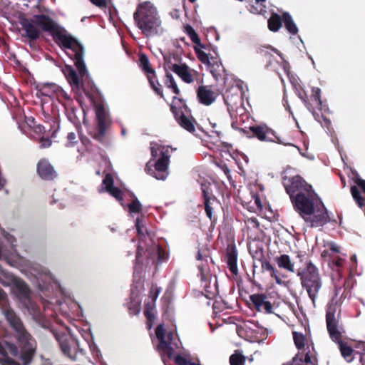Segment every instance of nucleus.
<instances>
[{
  "label": "nucleus",
  "instance_id": "1",
  "mask_svg": "<svg viewBox=\"0 0 365 365\" xmlns=\"http://www.w3.org/2000/svg\"><path fill=\"white\" fill-rule=\"evenodd\" d=\"M21 24L26 36L30 40L37 39L41 31L48 32L65 53L74 61L78 73L71 66H66L63 73L72 89L79 91L82 86L81 81L90 78L83 61V46L46 15H35L31 19H23Z\"/></svg>",
  "mask_w": 365,
  "mask_h": 365
},
{
  "label": "nucleus",
  "instance_id": "2",
  "mask_svg": "<svg viewBox=\"0 0 365 365\" xmlns=\"http://www.w3.org/2000/svg\"><path fill=\"white\" fill-rule=\"evenodd\" d=\"M135 227L139 236V244L134 265V274H140L143 267L158 264L167 259V254L158 245L153 242L145 226L144 217H138Z\"/></svg>",
  "mask_w": 365,
  "mask_h": 365
},
{
  "label": "nucleus",
  "instance_id": "3",
  "mask_svg": "<svg viewBox=\"0 0 365 365\" xmlns=\"http://www.w3.org/2000/svg\"><path fill=\"white\" fill-rule=\"evenodd\" d=\"M0 308L7 322L16 331V336L21 348L20 358L24 365H28L33 359L36 342L26 331L20 319L8 307L6 294L0 288Z\"/></svg>",
  "mask_w": 365,
  "mask_h": 365
},
{
  "label": "nucleus",
  "instance_id": "4",
  "mask_svg": "<svg viewBox=\"0 0 365 365\" xmlns=\"http://www.w3.org/2000/svg\"><path fill=\"white\" fill-rule=\"evenodd\" d=\"M133 19L138 28L146 37L160 36L164 32L158 11L150 1L140 4Z\"/></svg>",
  "mask_w": 365,
  "mask_h": 365
},
{
  "label": "nucleus",
  "instance_id": "5",
  "mask_svg": "<svg viewBox=\"0 0 365 365\" xmlns=\"http://www.w3.org/2000/svg\"><path fill=\"white\" fill-rule=\"evenodd\" d=\"M152 158L145 167L146 172L157 180H164L168 176L171 149L158 143H150Z\"/></svg>",
  "mask_w": 365,
  "mask_h": 365
},
{
  "label": "nucleus",
  "instance_id": "6",
  "mask_svg": "<svg viewBox=\"0 0 365 365\" xmlns=\"http://www.w3.org/2000/svg\"><path fill=\"white\" fill-rule=\"evenodd\" d=\"M0 283L4 286H11L12 292L23 305L34 317H38L39 309L36 307L31 299V292L28 285L21 279L16 277L0 267Z\"/></svg>",
  "mask_w": 365,
  "mask_h": 365
},
{
  "label": "nucleus",
  "instance_id": "7",
  "mask_svg": "<svg viewBox=\"0 0 365 365\" xmlns=\"http://www.w3.org/2000/svg\"><path fill=\"white\" fill-rule=\"evenodd\" d=\"M297 276L299 277L302 288L314 304L322 287V278L319 269L311 259L307 258L304 267L298 269Z\"/></svg>",
  "mask_w": 365,
  "mask_h": 365
},
{
  "label": "nucleus",
  "instance_id": "8",
  "mask_svg": "<svg viewBox=\"0 0 365 365\" xmlns=\"http://www.w3.org/2000/svg\"><path fill=\"white\" fill-rule=\"evenodd\" d=\"M29 272L34 277V284L42 292H50L60 287L58 282L46 267L38 264H31Z\"/></svg>",
  "mask_w": 365,
  "mask_h": 365
},
{
  "label": "nucleus",
  "instance_id": "9",
  "mask_svg": "<svg viewBox=\"0 0 365 365\" xmlns=\"http://www.w3.org/2000/svg\"><path fill=\"white\" fill-rule=\"evenodd\" d=\"M204 259L202 253L199 251L197 253V259L201 261L198 264L200 276L201 279V286L204 292L203 294L207 299H211L215 297L217 292V279L215 276H212L210 272V266L207 264V257Z\"/></svg>",
  "mask_w": 365,
  "mask_h": 365
},
{
  "label": "nucleus",
  "instance_id": "10",
  "mask_svg": "<svg viewBox=\"0 0 365 365\" xmlns=\"http://www.w3.org/2000/svg\"><path fill=\"white\" fill-rule=\"evenodd\" d=\"M155 334L160 341L158 350L162 354H166L168 358H172L181 345L178 335L170 331L165 332L163 324H159L157 327Z\"/></svg>",
  "mask_w": 365,
  "mask_h": 365
},
{
  "label": "nucleus",
  "instance_id": "11",
  "mask_svg": "<svg viewBox=\"0 0 365 365\" xmlns=\"http://www.w3.org/2000/svg\"><path fill=\"white\" fill-rule=\"evenodd\" d=\"M318 201L319 202L321 200L314 190L291 200L294 210L302 218H305L314 212L315 206L319 204Z\"/></svg>",
  "mask_w": 365,
  "mask_h": 365
},
{
  "label": "nucleus",
  "instance_id": "12",
  "mask_svg": "<svg viewBox=\"0 0 365 365\" xmlns=\"http://www.w3.org/2000/svg\"><path fill=\"white\" fill-rule=\"evenodd\" d=\"M283 185L286 192L289 195L290 200L303 195L312 190V186L308 184L301 176L295 175L292 178H284Z\"/></svg>",
  "mask_w": 365,
  "mask_h": 365
},
{
  "label": "nucleus",
  "instance_id": "13",
  "mask_svg": "<svg viewBox=\"0 0 365 365\" xmlns=\"http://www.w3.org/2000/svg\"><path fill=\"white\" fill-rule=\"evenodd\" d=\"M171 110L176 121L182 128L190 133L195 131V121L190 117L187 108L181 99L173 97Z\"/></svg>",
  "mask_w": 365,
  "mask_h": 365
},
{
  "label": "nucleus",
  "instance_id": "14",
  "mask_svg": "<svg viewBox=\"0 0 365 365\" xmlns=\"http://www.w3.org/2000/svg\"><path fill=\"white\" fill-rule=\"evenodd\" d=\"M96 120V133L93 138L102 142L106 135V130L110 125L111 120L108 109L102 103L95 105Z\"/></svg>",
  "mask_w": 365,
  "mask_h": 365
},
{
  "label": "nucleus",
  "instance_id": "15",
  "mask_svg": "<svg viewBox=\"0 0 365 365\" xmlns=\"http://www.w3.org/2000/svg\"><path fill=\"white\" fill-rule=\"evenodd\" d=\"M236 334L247 340H262L267 336V331L252 322L240 320Z\"/></svg>",
  "mask_w": 365,
  "mask_h": 365
},
{
  "label": "nucleus",
  "instance_id": "16",
  "mask_svg": "<svg viewBox=\"0 0 365 365\" xmlns=\"http://www.w3.org/2000/svg\"><path fill=\"white\" fill-rule=\"evenodd\" d=\"M335 313V307L331 306L328 307L326 313V323L330 339L338 344L344 341L342 334L344 331L343 327L339 326V320L336 319Z\"/></svg>",
  "mask_w": 365,
  "mask_h": 365
},
{
  "label": "nucleus",
  "instance_id": "17",
  "mask_svg": "<svg viewBox=\"0 0 365 365\" xmlns=\"http://www.w3.org/2000/svg\"><path fill=\"white\" fill-rule=\"evenodd\" d=\"M230 116L232 118V128L248 134L250 126L247 125V123L250 121V118L242 106H230Z\"/></svg>",
  "mask_w": 365,
  "mask_h": 365
},
{
  "label": "nucleus",
  "instance_id": "18",
  "mask_svg": "<svg viewBox=\"0 0 365 365\" xmlns=\"http://www.w3.org/2000/svg\"><path fill=\"white\" fill-rule=\"evenodd\" d=\"M304 104L316 119L319 116L318 111L322 114L328 110L327 105L321 99V89L318 87L312 88V93L307 96Z\"/></svg>",
  "mask_w": 365,
  "mask_h": 365
},
{
  "label": "nucleus",
  "instance_id": "19",
  "mask_svg": "<svg viewBox=\"0 0 365 365\" xmlns=\"http://www.w3.org/2000/svg\"><path fill=\"white\" fill-rule=\"evenodd\" d=\"M302 219L311 227H322L331 220L328 211L322 201L315 206L314 212L312 215Z\"/></svg>",
  "mask_w": 365,
  "mask_h": 365
},
{
  "label": "nucleus",
  "instance_id": "20",
  "mask_svg": "<svg viewBox=\"0 0 365 365\" xmlns=\"http://www.w3.org/2000/svg\"><path fill=\"white\" fill-rule=\"evenodd\" d=\"M3 237L9 245L5 246L0 243V259L5 260L8 264H12L13 259L18 256L16 249V240L13 235L5 232H3Z\"/></svg>",
  "mask_w": 365,
  "mask_h": 365
},
{
  "label": "nucleus",
  "instance_id": "21",
  "mask_svg": "<svg viewBox=\"0 0 365 365\" xmlns=\"http://www.w3.org/2000/svg\"><path fill=\"white\" fill-rule=\"evenodd\" d=\"M56 339L59 342L62 352L70 359L75 360L78 354L83 353V349L74 338L68 339L66 336H61L56 337Z\"/></svg>",
  "mask_w": 365,
  "mask_h": 365
},
{
  "label": "nucleus",
  "instance_id": "22",
  "mask_svg": "<svg viewBox=\"0 0 365 365\" xmlns=\"http://www.w3.org/2000/svg\"><path fill=\"white\" fill-rule=\"evenodd\" d=\"M247 88L244 82L239 79H232L230 82V95H231V101H230V106H238L243 105V97Z\"/></svg>",
  "mask_w": 365,
  "mask_h": 365
},
{
  "label": "nucleus",
  "instance_id": "23",
  "mask_svg": "<svg viewBox=\"0 0 365 365\" xmlns=\"http://www.w3.org/2000/svg\"><path fill=\"white\" fill-rule=\"evenodd\" d=\"M248 130L252 133V136L260 141L281 143L274 131L264 124L250 126Z\"/></svg>",
  "mask_w": 365,
  "mask_h": 365
},
{
  "label": "nucleus",
  "instance_id": "24",
  "mask_svg": "<svg viewBox=\"0 0 365 365\" xmlns=\"http://www.w3.org/2000/svg\"><path fill=\"white\" fill-rule=\"evenodd\" d=\"M214 320L215 324L221 327L224 324H227L228 319V307L227 303L222 299L221 297H217L212 304Z\"/></svg>",
  "mask_w": 365,
  "mask_h": 365
},
{
  "label": "nucleus",
  "instance_id": "25",
  "mask_svg": "<svg viewBox=\"0 0 365 365\" xmlns=\"http://www.w3.org/2000/svg\"><path fill=\"white\" fill-rule=\"evenodd\" d=\"M171 70L186 83H193L199 76L198 72L185 63H175L172 66Z\"/></svg>",
  "mask_w": 365,
  "mask_h": 365
},
{
  "label": "nucleus",
  "instance_id": "26",
  "mask_svg": "<svg viewBox=\"0 0 365 365\" xmlns=\"http://www.w3.org/2000/svg\"><path fill=\"white\" fill-rule=\"evenodd\" d=\"M307 349V352L304 354H296L290 364H283V365H318V353L316 349L312 348Z\"/></svg>",
  "mask_w": 365,
  "mask_h": 365
},
{
  "label": "nucleus",
  "instance_id": "27",
  "mask_svg": "<svg viewBox=\"0 0 365 365\" xmlns=\"http://www.w3.org/2000/svg\"><path fill=\"white\" fill-rule=\"evenodd\" d=\"M9 354L13 356H17L19 354L17 347L10 343H4L3 345L0 342V364L2 365H20L9 357Z\"/></svg>",
  "mask_w": 365,
  "mask_h": 365
},
{
  "label": "nucleus",
  "instance_id": "28",
  "mask_svg": "<svg viewBox=\"0 0 365 365\" xmlns=\"http://www.w3.org/2000/svg\"><path fill=\"white\" fill-rule=\"evenodd\" d=\"M201 190L204 197V203L207 216L211 219L212 207L211 205L215 201V197L212 195V187L214 185L210 182L202 180L200 181Z\"/></svg>",
  "mask_w": 365,
  "mask_h": 365
},
{
  "label": "nucleus",
  "instance_id": "29",
  "mask_svg": "<svg viewBox=\"0 0 365 365\" xmlns=\"http://www.w3.org/2000/svg\"><path fill=\"white\" fill-rule=\"evenodd\" d=\"M196 93L198 102L206 106L212 104L217 98V93L210 86H200Z\"/></svg>",
  "mask_w": 365,
  "mask_h": 365
},
{
  "label": "nucleus",
  "instance_id": "30",
  "mask_svg": "<svg viewBox=\"0 0 365 365\" xmlns=\"http://www.w3.org/2000/svg\"><path fill=\"white\" fill-rule=\"evenodd\" d=\"M267 297L264 294H254L250 296V300L254 308L259 311H264L266 313L272 312V305L267 300Z\"/></svg>",
  "mask_w": 365,
  "mask_h": 365
},
{
  "label": "nucleus",
  "instance_id": "31",
  "mask_svg": "<svg viewBox=\"0 0 365 365\" xmlns=\"http://www.w3.org/2000/svg\"><path fill=\"white\" fill-rule=\"evenodd\" d=\"M292 335L294 344L299 350L297 354H304V353L307 352V349L308 347L310 348V351L312 347L315 349L313 341L308 339L303 334L297 331H293Z\"/></svg>",
  "mask_w": 365,
  "mask_h": 365
},
{
  "label": "nucleus",
  "instance_id": "32",
  "mask_svg": "<svg viewBox=\"0 0 365 365\" xmlns=\"http://www.w3.org/2000/svg\"><path fill=\"white\" fill-rule=\"evenodd\" d=\"M228 155V147L226 143H222V149H218L214 153V160L217 167H219L224 173L228 175V167L227 161Z\"/></svg>",
  "mask_w": 365,
  "mask_h": 365
},
{
  "label": "nucleus",
  "instance_id": "33",
  "mask_svg": "<svg viewBox=\"0 0 365 365\" xmlns=\"http://www.w3.org/2000/svg\"><path fill=\"white\" fill-rule=\"evenodd\" d=\"M106 190L119 202L123 200L121 190L113 186V179L110 174H106L103 180L102 186L99 192Z\"/></svg>",
  "mask_w": 365,
  "mask_h": 365
},
{
  "label": "nucleus",
  "instance_id": "34",
  "mask_svg": "<svg viewBox=\"0 0 365 365\" xmlns=\"http://www.w3.org/2000/svg\"><path fill=\"white\" fill-rule=\"evenodd\" d=\"M37 172L38 175L44 180H52L56 175V171L53 166L46 159L41 160L37 165Z\"/></svg>",
  "mask_w": 365,
  "mask_h": 365
},
{
  "label": "nucleus",
  "instance_id": "35",
  "mask_svg": "<svg viewBox=\"0 0 365 365\" xmlns=\"http://www.w3.org/2000/svg\"><path fill=\"white\" fill-rule=\"evenodd\" d=\"M356 184L361 188V190L363 191V192L365 194V180L363 179H361L359 178H356L355 180ZM351 193L354 199V200L356 202L359 207L361 208L363 207H365V197H363L361 195V193L356 186H351Z\"/></svg>",
  "mask_w": 365,
  "mask_h": 365
},
{
  "label": "nucleus",
  "instance_id": "36",
  "mask_svg": "<svg viewBox=\"0 0 365 365\" xmlns=\"http://www.w3.org/2000/svg\"><path fill=\"white\" fill-rule=\"evenodd\" d=\"M337 345L342 358L346 362L351 363L355 359V355L357 354V351H355L353 347L349 344L348 341H343Z\"/></svg>",
  "mask_w": 365,
  "mask_h": 365
},
{
  "label": "nucleus",
  "instance_id": "37",
  "mask_svg": "<svg viewBox=\"0 0 365 365\" xmlns=\"http://www.w3.org/2000/svg\"><path fill=\"white\" fill-rule=\"evenodd\" d=\"M208 66L213 77L217 81L226 78V71L220 61L212 60Z\"/></svg>",
  "mask_w": 365,
  "mask_h": 365
},
{
  "label": "nucleus",
  "instance_id": "38",
  "mask_svg": "<svg viewBox=\"0 0 365 365\" xmlns=\"http://www.w3.org/2000/svg\"><path fill=\"white\" fill-rule=\"evenodd\" d=\"M237 252L234 244L230 243V272L235 276V279L238 282V270L237 267Z\"/></svg>",
  "mask_w": 365,
  "mask_h": 365
},
{
  "label": "nucleus",
  "instance_id": "39",
  "mask_svg": "<svg viewBox=\"0 0 365 365\" xmlns=\"http://www.w3.org/2000/svg\"><path fill=\"white\" fill-rule=\"evenodd\" d=\"M275 261L279 268L284 269L289 272H294V264L287 255H281L275 258Z\"/></svg>",
  "mask_w": 365,
  "mask_h": 365
},
{
  "label": "nucleus",
  "instance_id": "40",
  "mask_svg": "<svg viewBox=\"0 0 365 365\" xmlns=\"http://www.w3.org/2000/svg\"><path fill=\"white\" fill-rule=\"evenodd\" d=\"M282 16L281 17L277 14H272L268 19V29L273 32H277L282 27Z\"/></svg>",
  "mask_w": 365,
  "mask_h": 365
},
{
  "label": "nucleus",
  "instance_id": "41",
  "mask_svg": "<svg viewBox=\"0 0 365 365\" xmlns=\"http://www.w3.org/2000/svg\"><path fill=\"white\" fill-rule=\"evenodd\" d=\"M282 19L286 29L292 35H295L298 32V29L294 22L291 15L288 12L282 14Z\"/></svg>",
  "mask_w": 365,
  "mask_h": 365
},
{
  "label": "nucleus",
  "instance_id": "42",
  "mask_svg": "<svg viewBox=\"0 0 365 365\" xmlns=\"http://www.w3.org/2000/svg\"><path fill=\"white\" fill-rule=\"evenodd\" d=\"M264 2V1H249V4L247 7L252 14L264 15L267 13V6L263 4Z\"/></svg>",
  "mask_w": 365,
  "mask_h": 365
},
{
  "label": "nucleus",
  "instance_id": "43",
  "mask_svg": "<svg viewBox=\"0 0 365 365\" xmlns=\"http://www.w3.org/2000/svg\"><path fill=\"white\" fill-rule=\"evenodd\" d=\"M56 84L54 83H44L39 87L38 93L41 96H48L51 99H55V94L56 89Z\"/></svg>",
  "mask_w": 365,
  "mask_h": 365
},
{
  "label": "nucleus",
  "instance_id": "44",
  "mask_svg": "<svg viewBox=\"0 0 365 365\" xmlns=\"http://www.w3.org/2000/svg\"><path fill=\"white\" fill-rule=\"evenodd\" d=\"M246 357L243 355L241 350H235L230 356V365H245Z\"/></svg>",
  "mask_w": 365,
  "mask_h": 365
},
{
  "label": "nucleus",
  "instance_id": "45",
  "mask_svg": "<svg viewBox=\"0 0 365 365\" xmlns=\"http://www.w3.org/2000/svg\"><path fill=\"white\" fill-rule=\"evenodd\" d=\"M261 262V267L262 270H267L270 272L271 277L274 278L277 284H281V279L277 274V270L274 267L270 264L269 262L265 259H262L259 261Z\"/></svg>",
  "mask_w": 365,
  "mask_h": 365
},
{
  "label": "nucleus",
  "instance_id": "46",
  "mask_svg": "<svg viewBox=\"0 0 365 365\" xmlns=\"http://www.w3.org/2000/svg\"><path fill=\"white\" fill-rule=\"evenodd\" d=\"M249 252L255 260L262 261L264 258V250L262 245H259L257 244L255 246L250 245Z\"/></svg>",
  "mask_w": 365,
  "mask_h": 365
},
{
  "label": "nucleus",
  "instance_id": "47",
  "mask_svg": "<svg viewBox=\"0 0 365 365\" xmlns=\"http://www.w3.org/2000/svg\"><path fill=\"white\" fill-rule=\"evenodd\" d=\"M139 63L140 67L141 69L146 73L147 77H148V74H155V71L150 67V61L148 58L145 54H141L139 56Z\"/></svg>",
  "mask_w": 365,
  "mask_h": 365
},
{
  "label": "nucleus",
  "instance_id": "48",
  "mask_svg": "<svg viewBox=\"0 0 365 365\" xmlns=\"http://www.w3.org/2000/svg\"><path fill=\"white\" fill-rule=\"evenodd\" d=\"M272 52L277 53V50L272 48L271 51L268 50V48H260L257 51V53L265 59L267 62V66H269L274 60H275L274 56Z\"/></svg>",
  "mask_w": 365,
  "mask_h": 365
},
{
  "label": "nucleus",
  "instance_id": "49",
  "mask_svg": "<svg viewBox=\"0 0 365 365\" xmlns=\"http://www.w3.org/2000/svg\"><path fill=\"white\" fill-rule=\"evenodd\" d=\"M148 80L151 88L153 89L155 93L161 97H163V91L161 89V86L159 83L158 81L156 78L155 73V74H148Z\"/></svg>",
  "mask_w": 365,
  "mask_h": 365
},
{
  "label": "nucleus",
  "instance_id": "50",
  "mask_svg": "<svg viewBox=\"0 0 365 365\" xmlns=\"http://www.w3.org/2000/svg\"><path fill=\"white\" fill-rule=\"evenodd\" d=\"M184 31L189 36L190 38L193 43H196L198 46L201 48L202 47L198 35L190 25H185L184 26Z\"/></svg>",
  "mask_w": 365,
  "mask_h": 365
},
{
  "label": "nucleus",
  "instance_id": "51",
  "mask_svg": "<svg viewBox=\"0 0 365 365\" xmlns=\"http://www.w3.org/2000/svg\"><path fill=\"white\" fill-rule=\"evenodd\" d=\"M165 84L168 88H170L175 94L178 95L180 93V89L178 88V85L172 74H166Z\"/></svg>",
  "mask_w": 365,
  "mask_h": 365
},
{
  "label": "nucleus",
  "instance_id": "52",
  "mask_svg": "<svg viewBox=\"0 0 365 365\" xmlns=\"http://www.w3.org/2000/svg\"><path fill=\"white\" fill-rule=\"evenodd\" d=\"M130 215L133 217L134 214L139 213L142 210V205L139 200L134 197L130 203L128 205Z\"/></svg>",
  "mask_w": 365,
  "mask_h": 365
},
{
  "label": "nucleus",
  "instance_id": "53",
  "mask_svg": "<svg viewBox=\"0 0 365 365\" xmlns=\"http://www.w3.org/2000/svg\"><path fill=\"white\" fill-rule=\"evenodd\" d=\"M195 51L197 58L201 63L207 66L210 64L211 61L210 60L208 55L205 51L197 46L195 47Z\"/></svg>",
  "mask_w": 365,
  "mask_h": 365
},
{
  "label": "nucleus",
  "instance_id": "54",
  "mask_svg": "<svg viewBox=\"0 0 365 365\" xmlns=\"http://www.w3.org/2000/svg\"><path fill=\"white\" fill-rule=\"evenodd\" d=\"M54 88L56 89L55 98L57 99L59 102H61L63 100H71L69 95L59 86L57 85L56 87Z\"/></svg>",
  "mask_w": 365,
  "mask_h": 365
},
{
  "label": "nucleus",
  "instance_id": "55",
  "mask_svg": "<svg viewBox=\"0 0 365 365\" xmlns=\"http://www.w3.org/2000/svg\"><path fill=\"white\" fill-rule=\"evenodd\" d=\"M355 348H361V351H356L359 355V361L361 365H365V341H359L355 345Z\"/></svg>",
  "mask_w": 365,
  "mask_h": 365
},
{
  "label": "nucleus",
  "instance_id": "56",
  "mask_svg": "<svg viewBox=\"0 0 365 365\" xmlns=\"http://www.w3.org/2000/svg\"><path fill=\"white\" fill-rule=\"evenodd\" d=\"M295 91L297 95V96L302 101V102L304 103L306 101V99L307 98L308 94L307 93L304 88L300 86H295Z\"/></svg>",
  "mask_w": 365,
  "mask_h": 365
},
{
  "label": "nucleus",
  "instance_id": "57",
  "mask_svg": "<svg viewBox=\"0 0 365 365\" xmlns=\"http://www.w3.org/2000/svg\"><path fill=\"white\" fill-rule=\"evenodd\" d=\"M41 299H42V304H43V308L45 310L46 309H53V303H58V299H51V300L50 299H44L43 297H41Z\"/></svg>",
  "mask_w": 365,
  "mask_h": 365
},
{
  "label": "nucleus",
  "instance_id": "58",
  "mask_svg": "<svg viewBox=\"0 0 365 365\" xmlns=\"http://www.w3.org/2000/svg\"><path fill=\"white\" fill-rule=\"evenodd\" d=\"M79 332H80L81 336L83 338V339L86 341V342L87 344H88L92 340H93L92 333H91L90 329H88L86 330L81 329V330H79Z\"/></svg>",
  "mask_w": 365,
  "mask_h": 365
},
{
  "label": "nucleus",
  "instance_id": "59",
  "mask_svg": "<svg viewBox=\"0 0 365 365\" xmlns=\"http://www.w3.org/2000/svg\"><path fill=\"white\" fill-rule=\"evenodd\" d=\"M240 320L235 317H230V331L237 332Z\"/></svg>",
  "mask_w": 365,
  "mask_h": 365
},
{
  "label": "nucleus",
  "instance_id": "60",
  "mask_svg": "<svg viewBox=\"0 0 365 365\" xmlns=\"http://www.w3.org/2000/svg\"><path fill=\"white\" fill-rule=\"evenodd\" d=\"M67 140L68 142L66 145L67 147L73 146L77 142L76 134L73 132L68 133L67 135Z\"/></svg>",
  "mask_w": 365,
  "mask_h": 365
},
{
  "label": "nucleus",
  "instance_id": "61",
  "mask_svg": "<svg viewBox=\"0 0 365 365\" xmlns=\"http://www.w3.org/2000/svg\"><path fill=\"white\" fill-rule=\"evenodd\" d=\"M144 314L149 321H152L154 317V309L149 304H146L144 310Z\"/></svg>",
  "mask_w": 365,
  "mask_h": 365
},
{
  "label": "nucleus",
  "instance_id": "62",
  "mask_svg": "<svg viewBox=\"0 0 365 365\" xmlns=\"http://www.w3.org/2000/svg\"><path fill=\"white\" fill-rule=\"evenodd\" d=\"M230 155L231 156L232 160L235 161V164L239 167V168L241 169L242 168H241L242 163L240 162V158L241 157L243 160H245L246 161V160H245L246 156L243 154H237V155L232 154V155H231L230 153Z\"/></svg>",
  "mask_w": 365,
  "mask_h": 365
},
{
  "label": "nucleus",
  "instance_id": "63",
  "mask_svg": "<svg viewBox=\"0 0 365 365\" xmlns=\"http://www.w3.org/2000/svg\"><path fill=\"white\" fill-rule=\"evenodd\" d=\"M40 148H46L51 145L52 141L48 138H41L40 139Z\"/></svg>",
  "mask_w": 365,
  "mask_h": 365
},
{
  "label": "nucleus",
  "instance_id": "64",
  "mask_svg": "<svg viewBox=\"0 0 365 365\" xmlns=\"http://www.w3.org/2000/svg\"><path fill=\"white\" fill-rule=\"evenodd\" d=\"M175 361L178 365H189L190 363V361H187L185 357L180 355H177L175 357Z\"/></svg>",
  "mask_w": 365,
  "mask_h": 365
}]
</instances>
